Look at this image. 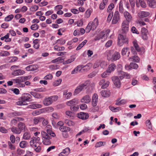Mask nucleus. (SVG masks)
<instances>
[{
  "mask_svg": "<svg viewBox=\"0 0 156 156\" xmlns=\"http://www.w3.org/2000/svg\"><path fill=\"white\" fill-rule=\"evenodd\" d=\"M31 95L27 93L23 94L22 96L19 99V101L16 102V104L19 105H27V101H31Z\"/></svg>",
  "mask_w": 156,
  "mask_h": 156,
  "instance_id": "1",
  "label": "nucleus"
},
{
  "mask_svg": "<svg viewBox=\"0 0 156 156\" xmlns=\"http://www.w3.org/2000/svg\"><path fill=\"white\" fill-rule=\"evenodd\" d=\"M118 44L121 46L124 44H127L128 42V38L124 34H119L118 36Z\"/></svg>",
  "mask_w": 156,
  "mask_h": 156,
  "instance_id": "2",
  "label": "nucleus"
},
{
  "mask_svg": "<svg viewBox=\"0 0 156 156\" xmlns=\"http://www.w3.org/2000/svg\"><path fill=\"white\" fill-rule=\"evenodd\" d=\"M40 140V138L38 137H33L30 142V145L33 148L36 147Z\"/></svg>",
  "mask_w": 156,
  "mask_h": 156,
  "instance_id": "3",
  "label": "nucleus"
},
{
  "mask_svg": "<svg viewBox=\"0 0 156 156\" xmlns=\"http://www.w3.org/2000/svg\"><path fill=\"white\" fill-rule=\"evenodd\" d=\"M122 34H126L129 30V23L128 21H123L122 26Z\"/></svg>",
  "mask_w": 156,
  "mask_h": 156,
  "instance_id": "4",
  "label": "nucleus"
},
{
  "mask_svg": "<svg viewBox=\"0 0 156 156\" xmlns=\"http://www.w3.org/2000/svg\"><path fill=\"white\" fill-rule=\"evenodd\" d=\"M79 101L78 99L74 98L66 102V105L70 107L78 104Z\"/></svg>",
  "mask_w": 156,
  "mask_h": 156,
  "instance_id": "5",
  "label": "nucleus"
},
{
  "mask_svg": "<svg viewBox=\"0 0 156 156\" xmlns=\"http://www.w3.org/2000/svg\"><path fill=\"white\" fill-rule=\"evenodd\" d=\"M119 19L120 18L119 16V12L117 11H116L114 13L112 19V23L113 24H116L119 20Z\"/></svg>",
  "mask_w": 156,
  "mask_h": 156,
  "instance_id": "6",
  "label": "nucleus"
},
{
  "mask_svg": "<svg viewBox=\"0 0 156 156\" xmlns=\"http://www.w3.org/2000/svg\"><path fill=\"white\" fill-rule=\"evenodd\" d=\"M148 32L147 30L144 27H143L141 30V35L142 38L144 40H147L148 38L147 34Z\"/></svg>",
  "mask_w": 156,
  "mask_h": 156,
  "instance_id": "7",
  "label": "nucleus"
},
{
  "mask_svg": "<svg viewBox=\"0 0 156 156\" xmlns=\"http://www.w3.org/2000/svg\"><path fill=\"white\" fill-rule=\"evenodd\" d=\"M103 37L105 39H106L107 38V34L105 35V32L104 31L101 32L100 34L96 36L95 37L94 40L95 41H97Z\"/></svg>",
  "mask_w": 156,
  "mask_h": 156,
  "instance_id": "8",
  "label": "nucleus"
},
{
  "mask_svg": "<svg viewBox=\"0 0 156 156\" xmlns=\"http://www.w3.org/2000/svg\"><path fill=\"white\" fill-rule=\"evenodd\" d=\"M119 75L121 80L124 77L129 79L130 77L128 73L122 71L119 72Z\"/></svg>",
  "mask_w": 156,
  "mask_h": 156,
  "instance_id": "9",
  "label": "nucleus"
},
{
  "mask_svg": "<svg viewBox=\"0 0 156 156\" xmlns=\"http://www.w3.org/2000/svg\"><path fill=\"white\" fill-rule=\"evenodd\" d=\"M78 117L83 120H85L88 118L89 115L87 113L81 112L77 114Z\"/></svg>",
  "mask_w": 156,
  "mask_h": 156,
  "instance_id": "10",
  "label": "nucleus"
},
{
  "mask_svg": "<svg viewBox=\"0 0 156 156\" xmlns=\"http://www.w3.org/2000/svg\"><path fill=\"white\" fill-rule=\"evenodd\" d=\"M112 80L114 84L118 88L121 87L120 82L119 78L117 76H114L112 77Z\"/></svg>",
  "mask_w": 156,
  "mask_h": 156,
  "instance_id": "11",
  "label": "nucleus"
},
{
  "mask_svg": "<svg viewBox=\"0 0 156 156\" xmlns=\"http://www.w3.org/2000/svg\"><path fill=\"white\" fill-rule=\"evenodd\" d=\"M98 95L95 93L93 94L92 99V105L93 106H95L98 103Z\"/></svg>",
  "mask_w": 156,
  "mask_h": 156,
  "instance_id": "12",
  "label": "nucleus"
},
{
  "mask_svg": "<svg viewBox=\"0 0 156 156\" xmlns=\"http://www.w3.org/2000/svg\"><path fill=\"white\" fill-rule=\"evenodd\" d=\"M25 73L24 71L21 69L14 70L12 73L11 74L14 76H19L23 75Z\"/></svg>",
  "mask_w": 156,
  "mask_h": 156,
  "instance_id": "13",
  "label": "nucleus"
},
{
  "mask_svg": "<svg viewBox=\"0 0 156 156\" xmlns=\"http://www.w3.org/2000/svg\"><path fill=\"white\" fill-rule=\"evenodd\" d=\"M124 16L126 20V21H128V23H129L132 21V16L128 12L126 11L124 12Z\"/></svg>",
  "mask_w": 156,
  "mask_h": 156,
  "instance_id": "14",
  "label": "nucleus"
},
{
  "mask_svg": "<svg viewBox=\"0 0 156 156\" xmlns=\"http://www.w3.org/2000/svg\"><path fill=\"white\" fill-rule=\"evenodd\" d=\"M70 150L69 148L66 147L63 149L62 151L59 154V156H66L69 154Z\"/></svg>",
  "mask_w": 156,
  "mask_h": 156,
  "instance_id": "15",
  "label": "nucleus"
},
{
  "mask_svg": "<svg viewBox=\"0 0 156 156\" xmlns=\"http://www.w3.org/2000/svg\"><path fill=\"white\" fill-rule=\"evenodd\" d=\"M89 23H91L90 26L92 27L91 30L93 31L96 28L98 25V20L97 19L95 18L93 22H90Z\"/></svg>",
  "mask_w": 156,
  "mask_h": 156,
  "instance_id": "16",
  "label": "nucleus"
},
{
  "mask_svg": "<svg viewBox=\"0 0 156 156\" xmlns=\"http://www.w3.org/2000/svg\"><path fill=\"white\" fill-rule=\"evenodd\" d=\"M109 84V82L105 81L104 79L101 80L99 82V85H102L101 88H107L108 87Z\"/></svg>",
  "mask_w": 156,
  "mask_h": 156,
  "instance_id": "17",
  "label": "nucleus"
},
{
  "mask_svg": "<svg viewBox=\"0 0 156 156\" xmlns=\"http://www.w3.org/2000/svg\"><path fill=\"white\" fill-rule=\"evenodd\" d=\"M91 100L90 98L88 95H86L83 97L81 100V102L88 103Z\"/></svg>",
  "mask_w": 156,
  "mask_h": 156,
  "instance_id": "18",
  "label": "nucleus"
},
{
  "mask_svg": "<svg viewBox=\"0 0 156 156\" xmlns=\"http://www.w3.org/2000/svg\"><path fill=\"white\" fill-rule=\"evenodd\" d=\"M150 15L149 12L145 11L140 12L138 13V16L140 18H144L149 16Z\"/></svg>",
  "mask_w": 156,
  "mask_h": 156,
  "instance_id": "19",
  "label": "nucleus"
},
{
  "mask_svg": "<svg viewBox=\"0 0 156 156\" xmlns=\"http://www.w3.org/2000/svg\"><path fill=\"white\" fill-rule=\"evenodd\" d=\"M110 91L107 89L104 90H102L101 92V95L104 97H108L110 95Z\"/></svg>",
  "mask_w": 156,
  "mask_h": 156,
  "instance_id": "20",
  "label": "nucleus"
},
{
  "mask_svg": "<svg viewBox=\"0 0 156 156\" xmlns=\"http://www.w3.org/2000/svg\"><path fill=\"white\" fill-rule=\"evenodd\" d=\"M126 100L125 99L120 100V98H118L116 101L115 104L118 105H122L126 104Z\"/></svg>",
  "mask_w": 156,
  "mask_h": 156,
  "instance_id": "21",
  "label": "nucleus"
},
{
  "mask_svg": "<svg viewBox=\"0 0 156 156\" xmlns=\"http://www.w3.org/2000/svg\"><path fill=\"white\" fill-rule=\"evenodd\" d=\"M10 129L12 132L14 134H19L21 133L18 128L14 126L11 127Z\"/></svg>",
  "mask_w": 156,
  "mask_h": 156,
  "instance_id": "22",
  "label": "nucleus"
},
{
  "mask_svg": "<svg viewBox=\"0 0 156 156\" xmlns=\"http://www.w3.org/2000/svg\"><path fill=\"white\" fill-rule=\"evenodd\" d=\"M43 103L46 106H48L51 104L52 102L50 97L45 98L43 100Z\"/></svg>",
  "mask_w": 156,
  "mask_h": 156,
  "instance_id": "23",
  "label": "nucleus"
},
{
  "mask_svg": "<svg viewBox=\"0 0 156 156\" xmlns=\"http://www.w3.org/2000/svg\"><path fill=\"white\" fill-rule=\"evenodd\" d=\"M113 56L112 61H115L119 59L120 58V54L117 51H115L113 53Z\"/></svg>",
  "mask_w": 156,
  "mask_h": 156,
  "instance_id": "24",
  "label": "nucleus"
},
{
  "mask_svg": "<svg viewBox=\"0 0 156 156\" xmlns=\"http://www.w3.org/2000/svg\"><path fill=\"white\" fill-rule=\"evenodd\" d=\"M147 3L151 7L154 8L156 7V2L155 0H148Z\"/></svg>",
  "mask_w": 156,
  "mask_h": 156,
  "instance_id": "25",
  "label": "nucleus"
},
{
  "mask_svg": "<svg viewBox=\"0 0 156 156\" xmlns=\"http://www.w3.org/2000/svg\"><path fill=\"white\" fill-rule=\"evenodd\" d=\"M31 136L30 133L28 132H25L23 134V139L28 140L30 139Z\"/></svg>",
  "mask_w": 156,
  "mask_h": 156,
  "instance_id": "26",
  "label": "nucleus"
},
{
  "mask_svg": "<svg viewBox=\"0 0 156 156\" xmlns=\"http://www.w3.org/2000/svg\"><path fill=\"white\" fill-rule=\"evenodd\" d=\"M18 128L19 130H20V132H21L22 131L25 129V125L24 123L20 122L18 124Z\"/></svg>",
  "mask_w": 156,
  "mask_h": 156,
  "instance_id": "27",
  "label": "nucleus"
},
{
  "mask_svg": "<svg viewBox=\"0 0 156 156\" xmlns=\"http://www.w3.org/2000/svg\"><path fill=\"white\" fill-rule=\"evenodd\" d=\"M43 119V118L37 117L34 118L33 119L34 123L35 125L37 124L39 122H41Z\"/></svg>",
  "mask_w": 156,
  "mask_h": 156,
  "instance_id": "28",
  "label": "nucleus"
},
{
  "mask_svg": "<svg viewBox=\"0 0 156 156\" xmlns=\"http://www.w3.org/2000/svg\"><path fill=\"white\" fill-rule=\"evenodd\" d=\"M129 60L136 62H139L140 61V59L137 56H134L131 57L129 58Z\"/></svg>",
  "mask_w": 156,
  "mask_h": 156,
  "instance_id": "29",
  "label": "nucleus"
},
{
  "mask_svg": "<svg viewBox=\"0 0 156 156\" xmlns=\"http://www.w3.org/2000/svg\"><path fill=\"white\" fill-rule=\"evenodd\" d=\"M59 129L62 132H68L70 130V129L69 127L66 126L60 127Z\"/></svg>",
  "mask_w": 156,
  "mask_h": 156,
  "instance_id": "30",
  "label": "nucleus"
},
{
  "mask_svg": "<svg viewBox=\"0 0 156 156\" xmlns=\"http://www.w3.org/2000/svg\"><path fill=\"white\" fill-rule=\"evenodd\" d=\"M51 138L45 139V137L43 138V143L45 145H48L51 144V142L50 140Z\"/></svg>",
  "mask_w": 156,
  "mask_h": 156,
  "instance_id": "31",
  "label": "nucleus"
},
{
  "mask_svg": "<svg viewBox=\"0 0 156 156\" xmlns=\"http://www.w3.org/2000/svg\"><path fill=\"white\" fill-rule=\"evenodd\" d=\"M75 58L74 57L71 56V58L68 59L67 60H66L65 62H63V64L65 65L66 64H68L71 63V62L74 61L75 59Z\"/></svg>",
  "mask_w": 156,
  "mask_h": 156,
  "instance_id": "32",
  "label": "nucleus"
},
{
  "mask_svg": "<svg viewBox=\"0 0 156 156\" xmlns=\"http://www.w3.org/2000/svg\"><path fill=\"white\" fill-rule=\"evenodd\" d=\"M107 59L109 61H112L113 56V53L112 51H109L107 52Z\"/></svg>",
  "mask_w": 156,
  "mask_h": 156,
  "instance_id": "33",
  "label": "nucleus"
},
{
  "mask_svg": "<svg viewBox=\"0 0 156 156\" xmlns=\"http://www.w3.org/2000/svg\"><path fill=\"white\" fill-rule=\"evenodd\" d=\"M36 66L34 65H31L26 67L25 69L27 71H33L36 69Z\"/></svg>",
  "mask_w": 156,
  "mask_h": 156,
  "instance_id": "34",
  "label": "nucleus"
},
{
  "mask_svg": "<svg viewBox=\"0 0 156 156\" xmlns=\"http://www.w3.org/2000/svg\"><path fill=\"white\" fill-rule=\"evenodd\" d=\"M41 133L42 139L44 137H45V138L46 139L48 138H51V136H49V134L45 131H42Z\"/></svg>",
  "mask_w": 156,
  "mask_h": 156,
  "instance_id": "35",
  "label": "nucleus"
},
{
  "mask_svg": "<svg viewBox=\"0 0 156 156\" xmlns=\"http://www.w3.org/2000/svg\"><path fill=\"white\" fill-rule=\"evenodd\" d=\"M42 105L39 104H34L30 105V107L32 109L41 108Z\"/></svg>",
  "mask_w": 156,
  "mask_h": 156,
  "instance_id": "36",
  "label": "nucleus"
},
{
  "mask_svg": "<svg viewBox=\"0 0 156 156\" xmlns=\"http://www.w3.org/2000/svg\"><path fill=\"white\" fill-rule=\"evenodd\" d=\"M133 46L134 47L136 50L138 52L141 51V49L137 43L136 41H133Z\"/></svg>",
  "mask_w": 156,
  "mask_h": 156,
  "instance_id": "37",
  "label": "nucleus"
},
{
  "mask_svg": "<svg viewBox=\"0 0 156 156\" xmlns=\"http://www.w3.org/2000/svg\"><path fill=\"white\" fill-rule=\"evenodd\" d=\"M8 145L9 149L11 150H14L16 149L15 146L10 141L8 142Z\"/></svg>",
  "mask_w": 156,
  "mask_h": 156,
  "instance_id": "38",
  "label": "nucleus"
},
{
  "mask_svg": "<svg viewBox=\"0 0 156 156\" xmlns=\"http://www.w3.org/2000/svg\"><path fill=\"white\" fill-rule=\"evenodd\" d=\"M115 69V64L112 63L108 67V71L110 72L113 71Z\"/></svg>",
  "mask_w": 156,
  "mask_h": 156,
  "instance_id": "39",
  "label": "nucleus"
},
{
  "mask_svg": "<svg viewBox=\"0 0 156 156\" xmlns=\"http://www.w3.org/2000/svg\"><path fill=\"white\" fill-rule=\"evenodd\" d=\"M31 94L34 97L37 98H40L41 97L40 94L38 93L35 92H31Z\"/></svg>",
  "mask_w": 156,
  "mask_h": 156,
  "instance_id": "40",
  "label": "nucleus"
},
{
  "mask_svg": "<svg viewBox=\"0 0 156 156\" xmlns=\"http://www.w3.org/2000/svg\"><path fill=\"white\" fill-rule=\"evenodd\" d=\"M119 11L120 13H122L124 12V9L123 6L122 1H121L119 3Z\"/></svg>",
  "mask_w": 156,
  "mask_h": 156,
  "instance_id": "41",
  "label": "nucleus"
},
{
  "mask_svg": "<svg viewBox=\"0 0 156 156\" xmlns=\"http://www.w3.org/2000/svg\"><path fill=\"white\" fill-rule=\"evenodd\" d=\"M27 144V142L25 141H23L20 143V146L22 148H24L26 147Z\"/></svg>",
  "mask_w": 156,
  "mask_h": 156,
  "instance_id": "42",
  "label": "nucleus"
},
{
  "mask_svg": "<svg viewBox=\"0 0 156 156\" xmlns=\"http://www.w3.org/2000/svg\"><path fill=\"white\" fill-rule=\"evenodd\" d=\"M65 123L69 126H72L74 125V123L73 122L68 119L65 120Z\"/></svg>",
  "mask_w": 156,
  "mask_h": 156,
  "instance_id": "43",
  "label": "nucleus"
},
{
  "mask_svg": "<svg viewBox=\"0 0 156 156\" xmlns=\"http://www.w3.org/2000/svg\"><path fill=\"white\" fill-rule=\"evenodd\" d=\"M14 16L12 14H11L7 16L5 18V21H9L12 20Z\"/></svg>",
  "mask_w": 156,
  "mask_h": 156,
  "instance_id": "44",
  "label": "nucleus"
},
{
  "mask_svg": "<svg viewBox=\"0 0 156 156\" xmlns=\"http://www.w3.org/2000/svg\"><path fill=\"white\" fill-rule=\"evenodd\" d=\"M17 122L16 118L12 119L10 122V125L11 126H15Z\"/></svg>",
  "mask_w": 156,
  "mask_h": 156,
  "instance_id": "45",
  "label": "nucleus"
},
{
  "mask_svg": "<svg viewBox=\"0 0 156 156\" xmlns=\"http://www.w3.org/2000/svg\"><path fill=\"white\" fill-rule=\"evenodd\" d=\"M11 58V59L9 61V63L16 62L18 59V58L16 56L10 57L9 58V59Z\"/></svg>",
  "mask_w": 156,
  "mask_h": 156,
  "instance_id": "46",
  "label": "nucleus"
},
{
  "mask_svg": "<svg viewBox=\"0 0 156 156\" xmlns=\"http://www.w3.org/2000/svg\"><path fill=\"white\" fill-rule=\"evenodd\" d=\"M62 81V79H60L57 80L56 81H55L54 83H53V85L55 87L58 86L61 83Z\"/></svg>",
  "mask_w": 156,
  "mask_h": 156,
  "instance_id": "47",
  "label": "nucleus"
},
{
  "mask_svg": "<svg viewBox=\"0 0 156 156\" xmlns=\"http://www.w3.org/2000/svg\"><path fill=\"white\" fill-rule=\"evenodd\" d=\"M146 126L149 129H151L152 128L150 120H147L146 122Z\"/></svg>",
  "mask_w": 156,
  "mask_h": 156,
  "instance_id": "48",
  "label": "nucleus"
},
{
  "mask_svg": "<svg viewBox=\"0 0 156 156\" xmlns=\"http://www.w3.org/2000/svg\"><path fill=\"white\" fill-rule=\"evenodd\" d=\"M10 53L7 51H3L0 53V55L3 56H6L9 55Z\"/></svg>",
  "mask_w": 156,
  "mask_h": 156,
  "instance_id": "49",
  "label": "nucleus"
},
{
  "mask_svg": "<svg viewBox=\"0 0 156 156\" xmlns=\"http://www.w3.org/2000/svg\"><path fill=\"white\" fill-rule=\"evenodd\" d=\"M114 7V5L113 3H111L108 6L107 11L108 12L111 11Z\"/></svg>",
  "mask_w": 156,
  "mask_h": 156,
  "instance_id": "50",
  "label": "nucleus"
},
{
  "mask_svg": "<svg viewBox=\"0 0 156 156\" xmlns=\"http://www.w3.org/2000/svg\"><path fill=\"white\" fill-rule=\"evenodd\" d=\"M51 125H48L45 128V130L46 131L47 133H50V132H52V131L51 130Z\"/></svg>",
  "mask_w": 156,
  "mask_h": 156,
  "instance_id": "51",
  "label": "nucleus"
},
{
  "mask_svg": "<svg viewBox=\"0 0 156 156\" xmlns=\"http://www.w3.org/2000/svg\"><path fill=\"white\" fill-rule=\"evenodd\" d=\"M110 73V72L108 70L106 71L101 74V76L103 78L106 77L109 75Z\"/></svg>",
  "mask_w": 156,
  "mask_h": 156,
  "instance_id": "52",
  "label": "nucleus"
},
{
  "mask_svg": "<svg viewBox=\"0 0 156 156\" xmlns=\"http://www.w3.org/2000/svg\"><path fill=\"white\" fill-rule=\"evenodd\" d=\"M52 102H53L56 101L58 99V97L57 95L53 96L50 97Z\"/></svg>",
  "mask_w": 156,
  "mask_h": 156,
  "instance_id": "53",
  "label": "nucleus"
},
{
  "mask_svg": "<svg viewBox=\"0 0 156 156\" xmlns=\"http://www.w3.org/2000/svg\"><path fill=\"white\" fill-rule=\"evenodd\" d=\"M31 29L33 30H36L38 29L39 26L37 24H34L32 25L31 26Z\"/></svg>",
  "mask_w": 156,
  "mask_h": 156,
  "instance_id": "54",
  "label": "nucleus"
},
{
  "mask_svg": "<svg viewBox=\"0 0 156 156\" xmlns=\"http://www.w3.org/2000/svg\"><path fill=\"white\" fill-rule=\"evenodd\" d=\"M0 131L3 133H7L8 132V130L3 127H0Z\"/></svg>",
  "mask_w": 156,
  "mask_h": 156,
  "instance_id": "55",
  "label": "nucleus"
},
{
  "mask_svg": "<svg viewBox=\"0 0 156 156\" xmlns=\"http://www.w3.org/2000/svg\"><path fill=\"white\" fill-rule=\"evenodd\" d=\"M11 90L16 94H19L20 90L18 88H11Z\"/></svg>",
  "mask_w": 156,
  "mask_h": 156,
  "instance_id": "56",
  "label": "nucleus"
},
{
  "mask_svg": "<svg viewBox=\"0 0 156 156\" xmlns=\"http://www.w3.org/2000/svg\"><path fill=\"white\" fill-rule=\"evenodd\" d=\"M130 66H132V69H136L138 67V65L137 64L133 62L130 63Z\"/></svg>",
  "mask_w": 156,
  "mask_h": 156,
  "instance_id": "57",
  "label": "nucleus"
},
{
  "mask_svg": "<svg viewBox=\"0 0 156 156\" xmlns=\"http://www.w3.org/2000/svg\"><path fill=\"white\" fill-rule=\"evenodd\" d=\"M90 25H91V23H89L86 29V32L87 33H89L91 30L92 27Z\"/></svg>",
  "mask_w": 156,
  "mask_h": 156,
  "instance_id": "58",
  "label": "nucleus"
},
{
  "mask_svg": "<svg viewBox=\"0 0 156 156\" xmlns=\"http://www.w3.org/2000/svg\"><path fill=\"white\" fill-rule=\"evenodd\" d=\"M31 76H23L20 77V78L21 79L22 82H23V81H25L26 80L29 79L31 78Z\"/></svg>",
  "mask_w": 156,
  "mask_h": 156,
  "instance_id": "59",
  "label": "nucleus"
},
{
  "mask_svg": "<svg viewBox=\"0 0 156 156\" xmlns=\"http://www.w3.org/2000/svg\"><path fill=\"white\" fill-rule=\"evenodd\" d=\"M62 60H64V59L62 58L61 57H59L52 60V62L53 63H54L57 62H60V61H62Z\"/></svg>",
  "mask_w": 156,
  "mask_h": 156,
  "instance_id": "60",
  "label": "nucleus"
},
{
  "mask_svg": "<svg viewBox=\"0 0 156 156\" xmlns=\"http://www.w3.org/2000/svg\"><path fill=\"white\" fill-rule=\"evenodd\" d=\"M83 88H76L74 92V95H77L82 90Z\"/></svg>",
  "mask_w": 156,
  "mask_h": 156,
  "instance_id": "61",
  "label": "nucleus"
},
{
  "mask_svg": "<svg viewBox=\"0 0 156 156\" xmlns=\"http://www.w3.org/2000/svg\"><path fill=\"white\" fill-rule=\"evenodd\" d=\"M79 106L77 105H75L70 107V109L73 111H76L79 109Z\"/></svg>",
  "mask_w": 156,
  "mask_h": 156,
  "instance_id": "62",
  "label": "nucleus"
},
{
  "mask_svg": "<svg viewBox=\"0 0 156 156\" xmlns=\"http://www.w3.org/2000/svg\"><path fill=\"white\" fill-rule=\"evenodd\" d=\"M53 78V76L51 74H48L44 76V79L45 80H51Z\"/></svg>",
  "mask_w": 156,
  "mask_h": 156,
  "instance_id": "63",
  "label": "nucleus"
},
{
  "mask_svg": "<svg viewBox=\"0 0 156 156\" xmlns=\"http://www.w3.org/2000/svg\"><path fill=\"white\" fill-rule=\"evenodd\" d=\"M103 142H102L100 141L97 143L95 144V147L97 148L102 146H104V144H103Z\"/></svg>",
  "mask_w": 156,
  "mask_h": 156,
  "instance_id": "64",
  "label": "nucleus"
}]
</instances>
